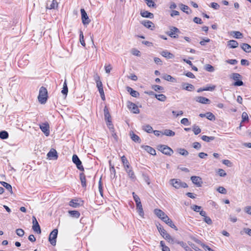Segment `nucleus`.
Instances as JSON below:
<instances>
[{
	"mask_svg": "<svg viewBox=\"0 0 251 251\" xmlns=\"http://www.w3.org/2000/svg\"><path fill=\"white\" fill-rule=\"evenodd\" d=\"M161 54L168 59L173 58L174 57V55L173 54L171 53V52L167 51L164 50L161 52Z\"/></svg>",
	"mask_w": 251,
	"mask_h": 251,
	"instance_id": "nucleus-28",
	"label": "nucleus"
},
{
	"mask_svg": "<svg viewBox=\"0 0 251 251\" xmlns=\"http://www.w3.org/2000/svg\"><path fill=\"white\" fill-rule=\"evenodd\" d=\"M203 221L208 225H211L212 224V221L210 218L209 217L205 216V217L203 218Z\"/></svg>",
	"mask_w": 251,
	"mask_h": 251,
	"instance_id": "nucleus-60",
	"label": "nucleus"
},
{
	"mask_svg": "<svg viewBox=\"0 0 251 251\" xmlns=\"http://www.w3.org/2000/svg\"><path fill=\"white\" fill-rule=\"evenodd\" d=\"M99 191L100 195L103 196V189H102V183L101 181V178H100L99 181Z\"/></svg>",
	"mask_w": 251,
	"mask_h": 251,
	"instance_id": "nucleus-48",
	"label": "nucleus"
},
{
	"mask_svg": "<svg viewBox=\"0 0 251 251\" xmlns=\"http://www.w3.org/2000/svg\"><path fill=\"white\" fill-rule=\"evenodd\" d=\"M79 176L81 185L82 187L85 188L86 187V180L85 178V176L84 174V173H81L80 174Z\"/></svg>",
	"mask_w": 251,
	"mask_h": 251,
	"instance_id": "nucleus-27",
	"label": "nucleus"
},
{
	"mask_svg": "<svg viewBox=\"0 0 251 251\" xmlns=\"http://www.w3.org/2000/svg\"><path fill=\"white\" fill-rule=\"evenodd\" d=\"M0 183L8 191H9L11 193H12V188L10 184L7 183L4 181L0 182Z\"/></svg>",
	"mask_w": 251,
	"mask_h": 251,
	"instance_id": "nucleus-32",
	"label": "nucleus"
},
{
	"mask_svg": "<svg viewBox=\"0 0 251 251\" xmlns=\"http://www.w3.org/2000/svg\"><path fill=\"white\" fill-rule=\"evenodd\" d=\"M107 126H108V128H109V130L110 132H113L114 131V128L113 124H112L111 121H108V123H107Z\"/></svg>",
	"mask_w": 251,
	"mask_h": 251,
	"instance_id": "nucleus-62",
	"label": "nucleus"
},
{
	"mask_svg": "<svg viewBox=\"0 0 251 251\" xmlns=\"http://www.w3.org/2000/svg\"><path fill=\"white\" fill-rule=\"evenodd\" d=\"M242 49L246 52H251V46L247 43H242L241 45Z\"/></svg>",
	"mask_w": 251,
	"mask_h": 251,
	"instance_id": "nucleus-23",
	"label": "nucleus"
},
{
	"mask_svg": "<svg viewBox=\"0 0 251 251\" xmlns=\"http://www.w3.org/2000/svg\"><path fill=\"white\" fill-rule=\"evenodd\" d=\"M182 89L189 91H191L194 89V86L191 84L187 83H182L181 84Z\"/></svg>",
	"mask_w": 251,
	"mask_h": 251,
	"instance_id": "nucleus-17",
	"label": "nucleus"
},
{
	"mask_svg": "<svg viewBox=\"0 0 251 251\" xmlns=\"http://www.w3.org/2000/svg\"><path fill=\"white\" fill-rule=\"evenodd\" d=\"M126 90L130 93L131 96L133 97L137 98L139 96V93L137 91L134 90L132 88L127 86L126 87Z\"/></svg>",
	"mask_w": 251,
	"mask_h": 251,
	"instance_id": "nucleus-21",
	"label": "nucleus"
},
{
	"mask_svg": "<svg viewBox=\"0 0 251 251\" xmlns=\"http://www.w3.org/2000/svg\"><path fill=\"white\" fill-rule=\"evenodd\" d=\"M80 12L81 14V20L83 24L84 25H87L90 23V20L87 14L84 9H80Z\"/></svg>",
	"mask_w": 251,
	"mask_h": 251,
	"instance_id": "nucleus-8",
	"label": "nucleus"
},
{
	"mask_svg": "<svg viewBox=\"0 0 251 251\" xmlns=\"http://www.w3.org/2000/svg\"><path fill=\"white\" fill-rule=\"evenodd\" d=\"M177 151L180 154L183 155V156H187L189 154L188 151L184 149H182V148L178 149L177 150Z\"/></svg>",
	"mask_w": 251,
	"mask_h": 251,
	"instance_id": "nucleus-39",
	"label": "nucleus"
},
{
	"mask_svg": "<svg viewBox=\"0 0 251 251\" xmlns=\"http://www.w3.org/2000/svg\"><path fill=\"white\" fill-rule=\"evenodd\" d=\"M142 129L148 133H151L153 131L152 127L149 125H146L142 126Z\"/></svg>",
	"mask_w": 251,
	"mask_h": 251,
	"instance_id": "nucleus-36",
	"label": "nucleus"
},
{
	"mask_svg": "<svg viewBox=\"0 0 251 251\" xmlns=\"http://www.w3.org/2000/svg\"><path fill=\"white\" fill-rule=\"evenodd\" d=\"M32 229L38 234L41 233V230L38 222H37L35 216H33L32 218Z\"/></svg>",
	"mask_w": 251,
	"mask_h": 251,
	"instance_id": "nucleus-10",
	"label": "nucleus"
},
{
	"mask_svg": "<svg viewBox=\"0 0 251 251\" xmlns=\"http://www.w3.org/2000/svg\"><path fill=\"white\" fill-rule=\"evenodd\" d=\"M171 184L176 189L180 188H187L188 187L187 184L184 182H182L179 179H172L170 180Z\"/></svg>",
	"mask_w": 251,
	"mask_h": 251,
	"instance_id": "nucleus-3",
	"label": "nucleus"
},
{
	"mask_svg": "<svg viewBox=\"0 0 251 251\" xmlns=\"http://www.w3.org/2000/svg\"><path fill=\"white\" fill-rule=\"evenodd\" d=\"M133 197L136 203H139L141 202L139 197L135 194L134 192L132 193Z\"/></svg>",
	"mask_w": 251,
	"mask_h": 251,
	"instance_id": "nucleus-61",
	"label": "nucleus"
},
{
	"mask_svg": "<svg viewBox=\"0 0 251 251\" xmlns=\"http://www.w3.org/2000/svg\"><path fill=\"white\" fill-rule=\"evenodd\" d=\"M195 100L202 104H210L211 102L210 100L208 99L201 96L196 97Z\"/></svg>",
	"mask_w": 251,
	"mask_h": 251,
	"instance_id": "nucleus-13",
	"label": "nucleus"
},
{
	"mask_svg": "<svg viewBox=\"0 0 251 251\" xmlns=\"http://www.w3.org/2000/svg\"><path fill=\"white\" fill-rule=\"evenodd\" d=\"M142 148L144 149L146 151H147L148 153L151 155H155L156 154L155 150L150 146H142Z\"/></svg>",
	"mask_w": 251,
	"mask_h": 251,
	"instance_id": "nucleus-18",
	"label": "nucleus"
},
{
	"mask_svg": "<svg viewBox=\"0 0 251 251\" xmlns=\"http://www.w3.org/2000/svg\"><path fill=\"white\" fill-rule=\"evenodd\" d=\"M171 244H179L180 245L182 248H183L184 249L185 248H187V244L186 243L183 242V241H177V240H175V242H172Z\"/></svg>",
	"mask_w": 251,
	"mask_h": 251,
	"instance_id": "nucleus-45",
	"label": "nucleus"
},
{
	"mask_svg": "<svg viewBox=\"0 0 251 251\" xmlns=\"http://www.w3.org/2000/svg\"><path fill=\"white\" fill-rule=\"evenodd\" d=\"M163 78L166 80H167V81H169L170 82H176V79L169 75H167V74L163 76Z\"/></svg>",
	"mask_w": 251,
	"mask_h": 251,
	"instance_id": "nucleus-33",
	"label": "nucleus"
},
{
	"mask_svg": "<svg viewBox=\"0 0 251 251\" xmlns=\"http://www.w3.org/2000/svg\"><path fill=\"white\" fill-rule=\"evenodd\" d=\"M154 213L160 219H162L166 214L161 210L159 209H155Z\"/></svg>",
	"mask_w": 251,
	"mask_h": 251,
	"instance_id": "nucleus-22",
	"label": "nucleus"
},
{
	"mask_svg": "<svg viewBox=\"0 0 251 251\" xmlns=\"http://www.w3.org/2000/svg\"><path fill=\"white\" fill-rule=\"evenodd\" d=\"M47 6L50 9H55L58 6V2L56 0H52L50 5L49 3H47Z\"/></svg>",
	"mask_w": 251,
	"mask_h": 251,
	"instance_id": "nucleus-29",
	"label": "nucleus"
},
{
	"mask_svg": "<svg viewBox=\"0 0 251 251\" xmlns=\"http://www.w3.org/2000/svg\"><path fill=\"white\" fill-rule=\"evenodd\" d=\"M69 205L75 208H76L79 206V204L76 202V200H72L70 201Z\"/></svg>",
	"mask_w": 251,
	"mask_h": 251,
	"instance_id": "nucleus-49",
	"label": "nucleus"
},
{
	"mask_svg": "<svg viewBox=\"0 0 251 251\" xmlns=\"http://www.w3.org/2000/svg\"><path fill=\"white\" fill-rule=\"evenodd\" d=\"M16 233L17 235L20 237H23L25 234V231L23 229L21 228H18L16 229Z\"/></svg>",
	"mask_w": 251,
	"mask_h": 251,
	"instance_id": "nucleus-51",
	"label": "nucleus"
},
{
	"mask_svg": "<svg viewBox=\"0 0 251 251\" xmlns=\"http://www.w3.org/2000/svg\"><path fill=\"white\" fill-rule=\"evenodd\" d=\"M233 33L234 34L235 38L237 39L241 38L243 36L242 34L239 31H233Z\"/></svg>",
	"mask_w": 251,
	"mask_h": 251,
	"instance_id": "nucleus-59",
	"label": "nucleus"
},
{
	"mask_svg": "<svg viewBox=\"0 0 251 251\" xmlns=\"http://www.w3.org/2000/svg\"><path fill=\"white\" fill-rule=\"evenodd\" d=\"M47 156L48 158L51 159H57V152L55 149H52L48 153Z\"/></svg>",
	"mask_w": 251,
	"mask_h": 251,
	"instance_id": "nucleus-15",
	"label": "nucleus"
},
{
	"mask_svg": "<svg viewBox=\"0 0 251 251\" xmlns=\"http://www.w3.org/2000/svg\"><path fill=\"white\" fill-rule=\"evenodd\" d=\"M180 123L181 124L184 125L185 126H189L190 125V123L189 122L188 119L186 118L181 119L180 121Z\"/></svg>",
	"mask_w": 251,
	"mask_h": 251,
	"instance_id": "nucleus-53",
	"label": "nucleus"
},
{
	"mask_svg": "<svg viewBox=\"0 0 251 251\" xmlns=\"http://www.w3.org/2000/svg\"><path fill=\"white\" fill-rule=\"evenodd\" d=\"M201 139L206 142H209L211 141H213L215 139V137L214 136H207L206 135H202L201 137Z\"/></svg>",
	"mask_w": 251,
	"mask_h": 251,
	"instance_id": "nucleus-37",
	"label": "nucleus"
},
{
	"mask_svg": "<svg viewBox=\"0 0 251 251\" xmlns=\"http://www.w3.org/2000/svg\"><path fill=\"white\" fill-rule=\"evenodd\" d=\"M79 40L81 45H82L83 47H85V43L84 39L83 32L82 31H80L79 32Z\"/></svg>",
	"mask_w": 251,
	"mask_h": 251,
	"instance_id": "nucleus-44",
	"label": "nucleus"
},
{
	"mask_svg": "<svg viewBox=\"0 0 251 251\" xmlns=\"http://www.w3.org/2000/svg\"><path fill=\"white\" fill-rule=\"evenodd\" d=\"M180 7L182 11L187 14H189L192 12V11L190 9L189 7L186 5L181 3L180 4Z\"/></svg>",
	"mask_w": 251,
	"mask_h": 251,
	"instance_id": "nucleus-25",
	"label": "nucleus"
},
{
	"mask_svg": "<svg viewBox=\"0 0 251 251\" xmlns=\"http://www.w3.org/2000/svg\"><path fill=\"white\" fill-rule=\"evenodd\" d=\"M159 148V150L163 154L166 155L170 156L174 152L173 150L167 146L160 145Z\"/></svg>",
	"mask_w": 251,
	"mask_h": 251,
	"instance_id": "nucleus-7",
	"label": "nucleus"
},
{
	"mask_svg": "<svg viewBox=\"0 0 251 251\" xmlns=\"http://www.w3.org/2000/svg\"><path fill=\"white\" fill-rule=\"evenodd\" d=\"M191 208L195 212H200V209H201V207L197 205H193L191 206Z\"/></svg>",
	"mask_w": 251,
	"mask_h": 251,
	"instance_id": "nucleus-56",
	"label": "nucleus"
},
{
	"mask_svg": "<svg viewBox=\"0 0 251 251\" xmlns=\"http://www.w3.org/2000/svg\"><path fill=\"white\" fill-rule=\"evenodd\" d=\"M207 119L210 121H214L215 120V116L211 112H208L205 113Z\"/></svg>",
	"mask_w": 251,
	"mask_h": 251,
	"instance_id": "nucleus-41",
	"label": "nucleus"
},
{
	"mask_svg": "<svg viewBox=\"0 0 251 251\" xmlns=\"http://www.w3.org/2000/svg\"><path fill=\"white\" fill-rule=\"evenodd\" d=\"M136 204L137 209L138 210V213H139V215L141 217H143L144 215V211H143V207H142V205L141 202H140L139 203H136Z\"/></svg>",
	"mask_w": 251,
	"mask_h": 251,
	"instance_id": "nucleus-26",
	"label": "nucleus"
},
{
	"mask_svg": "<svg viewBox=\"0 0 251 251\" xmlns=\"http://www.w3.org/2000/svg\"><path fill=\"white\" fill-rule=\"evenodd\" d=\"M127 106L128 108L134 114H138L140 113V110L138 106L134 103L128 101L127 102Z\"/></svg>",
	"mask_w": 251,
	"mask_h": 251,
	"instance_id": "nucleus-9",
	"label": "nucleus"
},
{
	"mask_svg": "<svg viewBox=\"0 0 251 251\" xmlns=\"http://www.w3.org/2000/svg\"><path fill=\"white\" fill-rule=\"evenodd\" d=\"M242 122H244L246 121H248L249 117H248V115L247 112H243V113L242 114Z\"/></svg>",
	"mask_w": 251,
	"mask_h": 251,
	"instance_id": "nucleus-54",
	"label": "nucleus"
},
{
	"mask_svg": "<svg viewBox=\"0 0 251 251\" xmlns=\"http://www.w3.org/2000/svg\"><path fill=\"white\" fill-rule=\"evenodd\" d=\"M193 147L197 150H199L201 148V145L199 142H196L193 143Z\"/></svg>",
	"mask_w": 251,
	"mask_h": 251,
	"instance_id": "nucleus-64",
	"label": "nucleus"
},
{
	"mask_svg": "<svg viewBox=\"0 0 251 251\" xmlns=\"http://www.w3.org/2000/svg\"><path fill=\"white\" fill-rule=\"evenodd\" d=\"M163 135L167 136H174L175 135V132L170 129H166L162 132Z\"/></svg>",
	"mask_w": 251,
	"mask_h": 251,
	"instance_id": "nucleus-30",
	"label": "nucleus"
},
{
	"mask_svg": "<svg viewBox=\"0 0 251 251\" xmlns=\"http://www.w3.org/2000/svg\"><path fill=\"white\" fill-rule=\"evenodd\" d=\"M155 97L159 101H165L167 99L165 95L163 94H154Z\"/></svg>",
	"mask_w": 251,
	"mask_h": 251,
	"instance_id": "nucleus-38",
	"label": "nucleus"
},
{
	"mask_svg": "<svg viewBox=\"0 0 251 251\" xmlns=\"http://www.w3.org/2000/svg\"><path fill=\"white\" fill-rule=\"evenodd\" d=\"M170 30L167 32V34L170 36L171 38H177L178 34L179 33L180 30L175 26H170L169 28Z\"/></svg>",
	"mask_w": 251,
	"mask_h": 251,
	"instance_id": "nucleus-4",
	"label": "nucleus"
},
{
	"mask_svg": "<svg viewBox=\"0 0 251 251\" xmlns=\"http://www.w3.org/2000/svg\"><path fill=\"white\" fill-rule=\"evenodd\" d=\"M124 169L126 173L127 174V175L129 177V178L132 180L135 181L136 179V176L132 169V168L130 166V165L129 166H128V168L125 167Z\"/></svg>",
	"mask_w": 251,
	"mask_h": 251,
	"instance_id": "nucleus-11",
	"label": "nucleus"
},
{
	"mask_svg": "<svg viewBox=\"0 0 251 251\" xmlns=\"http://www.w3.org/2000/svg\"><path fill=\"white\" fill-rule=\"evenodd\" d=\"M129 134L131 139L133 141L139 143H141V140L140 137L137 135L135 134L133 131H130Z\"/></svg>",
	"mask_w": 251,
	"mask_h": 251,
	"instance_id": "nucleus-20",
	"label": "nucleus"
},
{
	"mask_svg": "<svg viewBox=\"0 0 251 251\" xmlns=\"http://www.w3.org/2000/svg\"><path fill=\"white\" fill-rule=\"evenodd\" d=\"M8 138V133L7 131L3 130L0 131V138L1 139H6Z\"/></svg>",
	"mask_w": 251,
	"mask_h": 251,
	"instance_id": "nucleus-42",
	"label": "nucleus"
},
{
	"mask_svg": "<svg viewBox=\"0 0 251 251\" xmlns=\"http://www.w3.org/2000/svg\"><path fill=\"white\" fill-rule=\"evenodd\" d=\"M47 98V90L45 87L42 86L39 90V95L38 96V100L41 104H44L46 102Z\"/></svg>",
	"mask_w": 251,
	"mask_h": 251,
	"instance_id": "nucleus-1",
	"label": "nucleus"
},
{
	"mask_svg": "<svg viewBox=\"0 0 251 251\" xmlns=\"http://www.w3.org/2000/svg\"><path fill=\"white\" fill-rule=\"evenodd\" d=\"M191 179L192 182L198 186H201L202 183L201 178L199 176H192L191 177Z\"/></svg>",
	"mask_w": 251,
	"mask_h": 251,
	"instance_id": "nucleus-14",
	"label": "nucleus"
},
{
	"mask_svg": "<svg viewBox=\"0 0 251 251\" xmlns=\"http://www.w3.org/2000/svg\"><path fill=\"white\" fill-rule=\"evenodd\" d=\"M160 246L162 251H170L169 248L165 245L164 241H160Z\"/></svg>",
	"mask_w": 251,
	"mask_h": 251,
	"instance_id": "nucleus-43",
	"label": "nucleus"
},
{
	"mask_svg": "<svg viewBox=\"0 0 251 251\" xmlns=\"http://www.w3.org/2000/svg\"><path fill=\"white\" fill-rule=\"evenodd\" d=\"M241 78V75L238 73H233L232 74V78L235 80V81H237V80H239V78Z\"/></svg>",
	"mask_w": 251,
	"mask_h": 251,
	"instance_id": "nucleus-58",
	"label": "nucleus"
},
{
	"mask_svg": "<svg viewBox=\"0 0 251 251\" xmlns=\"http://www.w3.org/2000/svg\"><path fill=\"white\" fill-rule=\"evenodd\" d=\"M141 24L144 25L146 27L148 28H150L151 30L153 29V28L154 27V25L153 23L149 20H144L141 22Z\"/></svg>",
	"mask_w": 251,
	"mask_h": 251,
	"instance_id": "nucleus-16",
	"label": "nucleus"
},
{
	"mask_svg": "<svg viewBox=\"0 0 251 251\" xmlns=\"http://www.w3.org/2000/svg\"><path fill=\"white\" fill-rule=\"evenodd\" d=\"M109 166H110V171L111 173V175H113L114 176L113 177H115L116 176V170L114 168V167L113 165H111V161H109Z\"/></svg>",
	"mask_w": 251,
	"mask_h": 251,
	"instance_id": "nucleus-50",
	"label": "nucleus"
},
{
	"mask_svg": "<svg viewBox=\"0 0 251 251\" xmlns=\"http://www.w3.org/2000/svg\"><path fill=\"white\" fill-rule=\"evenodd\" d=\"M140 14L142 17L144 18H148L150 19H152L153 18V14L147 11H141Z\"/></svg>",
	"mask_w": 251,
	"mask_h": 251,
	"instance_id": "nucleus-24",
	"label": "nucleus"
},
{
	"mask_svg": "<svg viewBox=\"0 0 251 251\" xmlns=\"http://www.w3.org/2000/svg\"><path fill=\"white\" fill-rule=\"evenodd\" d=\"M227 45L229 48L234 49L238 47V43L236 41L232 40L228 42Z\"/></svg>",
	"mask_w": 251,
	"mask_h": 251,
	"instance_id": "nucleus-31",
	"label": "nucleus"
},
{
	"mask_svg": "<svg viewBox=\"0 0 251 251\" xmlns=\"http://www.w3.org/2000/svg\"><path fill=\"white\" fill-rule=\"evenodd\" d=\"M192 127L195 135H198L201 132V129L196 125H194Z\"/></svg>",
	"mask_w": 251,
	"mask_h": 251,
	"instance_id": "nucleus-40",
	"label": "nucleus"
},
{
	"mask_svg": "<svg viewBox=\"0 0 251 251\" xmlns=\"http://www.w3.org/2000/svg\"><path fill=\"white\" fill-rule=\"evenodd\" d=\"M156 226L158 231L165 240L171 243L172 242H175V239H173L171 236V235L166 232V231L164 229L163 227L160 224H159Z\"/></svg>",
	"mask_w": 251,
	"mask_h": 251,
	"instance_id": "nucleus-2",
	"label": "nucleus"
},
{
	"mask_svg": "<svg viewBox=\"0 0 251 251\" xmlns=\"http://www.w3.org/2000/svg\"><path fill=\"white\" fill-rule=\"evenodd\" d=\"M69 213L73 218H78L80 216V213L78 211H69Z\"/></svg>",
	"mask_w": 251,
	"mask_h": 251,
	"instance_id": "nucleus-34",
	"label": "nucleus"
},
{
	"mask_svg": "<svg viewBox=\"0 0 251 251\" xmlns=\"http://www.w3.org/2000/svg\"><path fill=\"white\" fill-rule=\"evenodd\" d=\"M58 230L57 229H53L50 233L49 237V241L52 246L56 245V239L57 236Z\"/></svg>",
	"mask_w": 251,
	"mask_h": 251,
	"instance_id": "nucleus-5",
	"label": "nucleus"
},
{
	"mask_svg": "<svg viewBox=\"0 0 251 251\" xmlns=\"http://www.w3.org/2000/svg\"><path fill=\"white\" fill-rule=\"evenodd\" d=\"M121 161L124 166V167L128 168V166L130 165V164L125 155L121 157Z\"/></svg>",
	"mask_w": 251,
	"mask_h": 251,
	"instance_id": "nucleus-35",
	"label": "nucleus"
},
{
	"mask_svg": "<svg viewBox=\"0 0 251 251\" xmlns=\"http://www.w3.org/2000/svg\"><path fill=\"white\" fill-rule=\"evenodd\" d=\"M211 6L212 8H213V9H214L215 10L219 9L220 8L219 4L216 2H212L211 3Z\"/></svg>",
	"mask_w": 251,
	"mask_h": 251,
	"instance_id": "nucleus-63",
	"label": "nucleus"
},
{
	"mask_svg": "<svg viewBox=\"0 0 251 251\" xmlns=\"http://www.w3.org/2000/svg\"><path fill=\"white\" fill-rule=\"evenodd\" d=\"M104 119L106 123H108V121H111V116L109 112L108 109L106 106H105L104 108Z\"/></svg>",
	"mask_w": 251,
	"mask_h": 251,
	"instance_id": "nucleus-19",
	"label": "nucleus"
},
{
	"mask_svg": "<svg viewBox=\"0 0 251 251\" xmlns=\"http://www.w3.org/2000/svg\"><path fill=\"white\" fill-rule=\"evenodd\" d=\"M72 161L76 165L77 168L79 170L84 171V168L82 165V162L77 155L74 154L73 155Z\"/></svg>",
	"mask_w": 251,
	"mask_h": 251,
	"instance_id": "nucleus-6",
	"label": "nucleus"
},
{
	"mask_svg": "<svg viewBox=\"0 0 251 251\" xmlns=\"http://www.w3.org/2000/svg\"><path fill=\"white\" fill-rule=\"evenodd\" d=\"M217 190L220 193H221V194H226V189L222 187V186H220L219 187Z\"/></svg>",
	"mask_w": 251,
	"mask_h": 251,
	"instance_id": "nucleus-55",
	"label": "nucleus"
},
{
	"mask_svg": "<svg viewBox=\"0 0 251 251\" xmlns=\"http://www.w3.org/2000/svg\"><path fill=\"white\" fill-rule=\"evenodd\" d=\"M152 88L155 91H160L163 92L164 88L158 85H154L152 86Z\"/></svg>",
	"mask_w": 251,
	"mask_h": 251,
	"instance_id": "nucleus-47",
	"label": "nucleus"
},
{
	"mask_svg": "<svg viewBox=\"0 0 251 251\" xmlns=\"http://www.w3.org/2000/svg\"><path fill=\"white\" fill-rule=\"evenodd\" d=\"M40 128L42 132L45 134L46 136H48L50 134L49 130V125L48 123H43L40 125Z\"/></svg>",
	"mask_w": 251,
	"mask_h": 251,
	"instance_id": "nucleus-12",
	"label": "nucleus"
},
{
	"mask_svg": "<svg viewBox=\"0 0 251 251\" xmlns=\"http://www.w3.org/2000/svg\"><path fill=\"white\" fill-rule=\"evenodd\" d=\"M218 173L219 175L220 176L224 177L226 176V173L225 172V171L222 169H219L218 171Z\"/></svg>",
	"mask_w": 251,
	"mask_h": 251,
	"instance_id": "nucleus-57",
	"label": "nucleus"
},
{
	"mask_svg": "<svg viewBox=\"0 0 251 251\" xmlns=\"http://www.w3.org/2000/svg\"><path fill=\"white\" fill-rule=\"evenodd\" d=\"M167 224L169 226H170L171 227L175 229L176 230H177V228L176 226L174 225L173 221L170 219L168 221V223H167Z\"/></svg>",
	"mask_w": 251,
	"mask_h": 251,
	"instance_id": "nucleus-52",
	"label": "nucleus"
},
{
	"mask_svg": "<svg viewBox=\"0 0 251 251\" xmlns=\"http://www.w3.org/2000/svg\"><path fill=\"white\" fill-rule=\"evenodd\" d=\"M204 69L209 72H213L215 70L214 67L210 64L205 65L204 66Z\"/></svg>",
	"mask_w": 251,
	"mask_h": 251,
	"instance_id": "nucleus-46",
	"label": "nucleus"
}]
</instances>
